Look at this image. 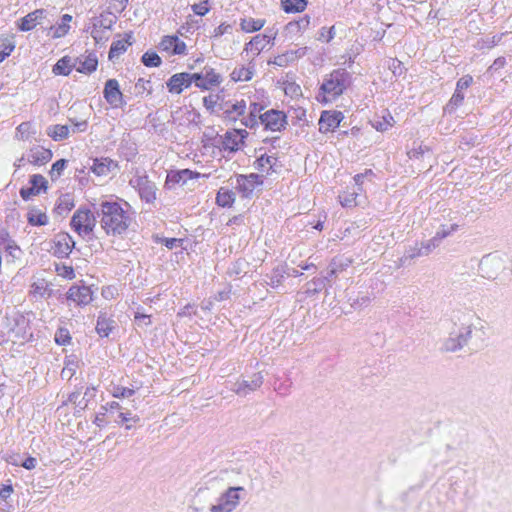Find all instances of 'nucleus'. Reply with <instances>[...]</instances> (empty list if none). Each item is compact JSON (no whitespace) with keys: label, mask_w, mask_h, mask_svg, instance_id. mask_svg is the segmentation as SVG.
I'll list each match as a JSON object with an SVG mask.
<instances>
[{"label":"nucleus","mask_w":512,"mask_h":512,"mask_svg":"<svg viewBox=\"0 0 512 512\" xmlns=\"http://www.w3.org/2000/svg\"><path fill=\"white\" fill-rule=\"evenodd\" d=\"M126 201H101L95 206V213L100 219V226L108 236L118 237L126 233L133 218Z\"/></svg>","instance_id":"obj_1"},{"label":"nucleus","mask_w":512,"mask_h":512,"mask_svg":"<svg viewBox=\"0 0 512 512\" xmlns=\"http://www.w3.org/2000/svg\"><path fill=\"white\" fill-rule=\"evenodd\" d=\"M474 321H480V319L472 311H458L454 314L453 327L444 341L442 349L446 352H456L465 347L472 337Z\"/></svg>","instance_id":"obj_2"},{"label":"nucleus","mask_w":512,"mask_h":512,"mask_svg":"<svg viewBox=\"0 0 512 512\" xmlns=\"http://www.w3.org/2000/svg\"><path fill=\"white\" fill-rule=\"evenodd\" d=\"M479 271L482 277L505 284L512 276L511 260L505 254L489 253L481 258Z\"/></svg>","instance_id":"obj_3"},{"label":"nucleus","mask_w":512,"mask_h":512,"mask_svg":"<svg viewBox=\"0 0 512 512\" xmlns=\"http://www.w3.org/2000/svg\"><path fill=\"white\" fill-rule=\"evenodd\" d=\"M350 74L345 69H335L328 74L320 86L323 93L321 102H330L344 93L350 84ZM320 101V99L318 98Z\"/></svg>","instance_id":"obj_4"},{"label":"nucleus","mask_w":512,"mask_h":512,"mask_svg":"<svg viewBox=\"0 0 512 512\" xmlns=\"http://www.w3.org/2000/svg\"><path fill=\"white\" fill-rule=\"evenodd\" d=\"M246 490L242 486H229L217 499V503L211 505L210 512H233L244 499Z\"/></svg>","instance_id":"obj_5"},{"label":"nucleus","mask_w":512,"mask_h":512,"mask_svg":"<svg viewBox=\"0 0 512 512\" xmlns=\"http://www.w3.org/2000/svg\"><path fill=\"white\" fill-rule=\"evenodd\" d=\"M96 213L88 208L80 207L73 214L70 225L72 229L82 238H90L96 226Z\"/></svg>","instance_id":"obj_6"},{"label":"nucleus","mask_w":512,"mask_h":512,"mask_svg":"<svg viewBox=\"0 0 512 512\" xmlns=\"http://www.w3.org/2000/svg\"><path fill=\"white\" fill-rule=\"evenodd\" d=\"M130 184L137 189L141 200L153 204L156 200L157 187L147 175H137L130 180Z\"/></svg>","instance_id":"obj_7"},{"label":"nucleus","mask_w":512,"mask_h":512,"mask_svg":"<svg viewBox=\"0 0 512 512\" xmlns=\"http://www.w3.org/2000/svg\"><path fill=\"white\" fill-rule=\"evenodd\" d=\"M260 123L266 130L281 131L287 125L286 114L282 111L271 109L259 115Z\"/></svg>","instance_id":"obj_8"},{"label":"nucleus","mask_w":512,"mask_h":512,"mask_svg":"<svg viewBox=\"0 0 512 512\" xmlns=\"http://www.w3.org/2000/svg\"><path fill=\"white\" fill-rule=\"evenodd\" d=\"M193 76H199L197 80H194V84L201 90H209L222 82L221 75L208 65L204 66L200 72L193 73Z\"/></svg>","instance_id":"obj_9"},{"label":"nucleus","mask_w":512,"mask_h":512,"mask_svg":"<svg viewBox=\"0 0 512 512\" xmlns=\"http://www.w3.org/2000/svg\"><path fill=\"white\" fill-rule=\"evenodd\" d=\"M264 377L261 372L254 373L249 379L237 380L232 387L231 391L239 396H247L251 392H254L263 384Z\"/></svg>","instance_id":"obj_10"},{"label":"nucleus","mask_w":512,"mask_h":512,"mask_svg":"<svg viewBox=\"0 0 512 512\" xmlns=\"http://www.w3.org/2000/svg\"><path fill=\"white\" fill-rule=\"evenodd\" d=\"M198 78L199 76H193V73H176L168 79L166 85L170 93L181 94L185 88H189L194 80Z\"/></svg>","instance_id":"obj_11"},{"label":"nucleus","mask_w":512,"mask_h":512,"mask_svg":"<svg viewBox=\"0 0 512 512\" xmlns=\"http://www.w3.org/2000/svg\"><path fill=\"white\" fill-rule=\"evenodd\" d=\"M247 135V131L243 129L227 131L224 136L220 138L218 146L224 151L236 152Z\"/></svg>","instance_id":"obj_12"},{"label":"nucleus","mask_w":512,"mask_h":512,"mask_svg":"<svg viewBox=\"0 0 512 512\" xmlns=\"http://www.w3.org/2000/svg\"><path fill=\"white\" fill-rule=\"evenodd\" d=\"M53 254L58 258L68 257L75 247V241L72 236L66 232H60L55 235L53 240Z\"/></svg>","instance_id":"obj_13"},{"label":"nucleus","mask_w":512,"mask_h":512,"mask_svg":"<svg viewBox=\"0 0 512 512\" xmlns=\"http://www.w3.org/2000/svg\"><path fill=\"white\" fill-rule=\"evenodd\" d=\"M93 292L88 286L72 285L67 293L66 298L79 306H86L93 300Z\"/></svg>","instance_id":"obj_14"},{"label":"nucleus","mask_w":512,"mask_h":512,"mask_svg":"<svg viewBox=\"0 0 512 512\" xmlns=\"http://www.w3.org/2000/svg\"><path fill=\"white\" fill-rule=\"evenodd\" d=\"M103 96L105 100L114 108L122 106L125 102L116 79H108L105 83Z\"/></svg>","instance_id":"obj_15"},{"label":"nucleus","mask_w":512,"mask_h":512,"mask_svg":"<svg viewBox=\"0 0 512 512\" xmlns=\"http://www.w3.org/2000/svg\"><path fill=\"white\" fill-rule=\"evenodd\" d=\"M344 119L340 111H323L321 113L318 125L321 133H327L335 130Z\"/></svg>","instance_id":"obj_16"},{"label":"nucleus","mask_w":512,"mask_h":512,"mask_svg":"<svg viewBox=\"0 0 512 512\" xmlns=\"http://www.w3.org/2000/svg\"><path fill=\"white\" fill-rule=\"evenodd\" d=\"M29 183L30 187H22L20 189V196L23 200H29L32 196L38 195L41 191L47 190L48 182L40 174H34L30 177Z\"/></svg>","instance_id":"obj_17"},{"label":"nucleus","mask_w":512,"mask_h":512,"mask_svg":"<svg viewBox=\"0 0 512 512\" xmlns=\"http://www.w3.org/2000/svg\"><path fill=\"white\" fill-rule=\"evenodd\" d=\"M48 11L45 9H36L22 17L18 23V29L23 32L34 29L47 18Z\"/></svg>","instance_id":"obj_18"},{"label":"nucleus","mask_w":512,"mask_h":512,"mask_svg":"<svg viewBox=\"0 0 512 512\" xmlns=\"http://www.w3.org/2000/svg\"><path fill=\"white\" fill-rule=\"evenodd\" d=\"M259 184H262V181L258 174L238 175L236 178V189L243 197H249Z\"/></svg>","instance_id":"obj_19"},{"label":"nucleus","mask_w":512,"mask_h":512,"mask_svg":"<svg viewBox=\"0 0 512 512\" xmlns=\"http://www.w3.org/2000/svg\"><path fill=\"white\" fill-rule=\"evenodd\" d=\"M198 177V173H195L189 169H183L178 171H170L167 174L165 187L167 189H173L175 185H184L187 180Z\"/></svg>","instance_id":"obj_20"},{"label":"nucleus","mask_w":512,"mask_h":512,"mask_svg":"<svg viewBox=\"0 0 512 512\" xmlns=\"http://www.w3.org/2000/svg\"><path fill=\"white\" fill-rule=\"evenodd\" d=\"M159 45L163 51L173 55H181L186 51V44L176 35L163 37Z\"/></svg>","instance_id":"obj_21"},{"label":"nucleus","mask_w":512,"mask_h":512,"mask_svg":"<svg viewBox=\"0 0 512 512\" xmlns=\"http://www.w3.org/2000/svg\"><path fill=\"white\" fill-rule=\"evenodd\" d=\"M73 59L77 60L75 69L80 73L91 74L97 69L98 59L95 53H90L84 58L76 57Z\"/></svg>","instance_id":"obj_22"},{"label":"nucleus","mask_w":512,"mask_h":512,"mask_svg":"<svg viewBox=\"0 0 512 512\" xmlns=\"http://www.w3.org/2000/svg\"><path fill=\"white\" fill-rule=\"evenodd\" d=\"M273 39H274V35H272V34H258L256 36H254L250 40V42H248L245 45V50L246 51L250 50L255 55H258L262 50H264L266 45L269 44L270 41Z\"/></svg>","instance_id":"obj_23"},{"label":"nucleus","mask_w":512,"mask_h":512,"mask_svg":"<svg viewBox=\"0 0 512 512\" xmlns=\"http://www.w3.org/2000/svg\"><path fill=\"white\" fill-rule=\"evenodd\" d=\"M118 167L117 163L109 158L94 159L90 170L97 176H107L113 169Z\"/></svg>","instance_id":"obj_24"},{"label":"nucleus","mask_w":512,"mask_h":512,"mask_svg":"<svg viewBox=\"0 0 512 512\" xmlns=\"http://www.w3.org/2000/svg\"><path fill=\"white\" fill-rule=\"evenodd\" d=\"M116 20L117 16L113 12L107 11L101 13L99 16L92 17L91 26L109 31L116 23Z\"/></svg>","instance_id":"obj_25"},{"label":"nucleus","mask_w":512,"mask_h":512,"mask_svg":"<svg viewBox=\"0 0 512 512\" xmlns=\"http://www.w3.org/2000/svg\"><path fill=\"white\" fill-rule=\"evenodd\" d=\"M72 21V16L69 14H64L61 17L60 23L57 25H51L49 27V34L52 38L58 39L66 36L70 30V22Z\"/></svg>","instance_id":"obj_26"},{"label":"nucleus","mask_w":512,"mask_h":512,"mask_svg":"<svg viewBox=\"0 0 512 512\" xmlns=\"http://www.w3.org/2000/svg\"><path fill=\"white\" fill-rule=\"evenodd\" d=\"M115 328V321L107 317L106 313H100L97 318L96 332L100 337H108Z\"/></svg>","instance_id":"obj_27"},{"label":"nucleus","mask_w":512,"mask_h":512,"mask_svg":"<svg viewBox=\"0 0 512 512\" xmlns=\"http://www.w3.org/2000/svg\"><path fill=\"white\" fill-rule=\"evenodd\" d=\"M77 65V60L69 56H64L57 61V63L53 67V73L55 75H63L68 76L72 69H75Z\"/></svg>","instance_id":"obj_28"},{"label":"nucleus","mask_w":512,"mask_h":512,"mask_svg":"<svg viewBox=\"0 0 512 512\" xmlns=\"http://www.w3.org/2000/svg\"><path fill=\"white\" fill-rule=\"evenodd\" d=\"M125 37L126 38L114 41L112 43L110 50H109V59L110 60L123 54L127 50L128 46L132 45V42H131L132 32L126 33Z\"/></svg>","instance_id":"obj_29"},{"label":"nucleus","mask_w":512,"mask_h":512,"mask_svg":"<svg viewBox=\"0 0 512 512\" xmlns=\"http://www.w3.org/2000/svg\"><path fill=\"white\" fill-rule=\"evenodd\" d=\"M246 111V102L244 100L236 101L229 105L226 103V109L224 110L225 118L228 120L236 121L238 117L243 116Z\"/></svg>","instance_id":"obj_30"},{"label":"nucleus","mask_w":512,"mask_h":512,"mask_svg":"<svg viewBox=\"0 0 512 512\" xmlns=\"http://www.w3.org/2000/svg\"><path fill=\"white\" fill-rule=\"evenodd\" d=\"M52 151L43 147H37L30 151V162L35 165H43L52 159Z\"/></svg>","instance_id":"obj_31"},{"label":"nucleus","mask_w":512,"mask_h":512,"mask_svg":"<svg viewBox=\"0 0 512 512\" xmlns=\"http://www.w3.org/2000/svg\"><path fill=\"white\" fill-rule=\"evenodd\" d=\"M70 133V129L67 125H52L47 128V134L54 140V141H62L66 138H68Z\"/></svg>","instance_id":"obj_32"},{"label":"nucleus","mask_w":512,"mask_h":512,"mask_svg":"<svg viewBox=\"0 0 512 512\" xmlns=\"http://www.w3.org/2000/svg\"><path fill=\"white\" fill-rule=\"evenodd\" d=\"M307 4V0H281V7L286 13L302 12Z\"/></svg>","instance_id":"obj_33"},{"label":"nucleus","mask_w":512,"mask_h":512,"mask_svg":"<svg viewBox=\"0 0 512 512\" xmlns=\"http://www.w3.org/2000/svg\"><path fill=\"white\" fill-rule=\"evenodd\" d=\"M265 25L264 19L243 18L240 22L241 30L246 33L259 31Z\"/></svg>","instance_id":"obj_34"},{"label":"nucleus","mask_w":512,"mask_h":512,"mask_svg":"<svg viewBox=\"0 0 512 512\" xmlns=\"http://www.w3.org/2000/svg\"><path fill=\"white\" fill-rule=\"evenodd\" d=\"M234 201V192L224 187H221L216 196V203L221 207H231Z\"/></svg>","instance_id":"obj_35"},{"label":"nucleus","mask_w":512,"mask_h":512,"mask_svg":"<svg viewBox=\"0 0 512 512\" xmlns=\"http://www.w3.org/2000/svg\"><path fill=\"white\" fill-rule=\"evenodd\" d=\"M31 293L36 297L49 298L52 296V289L44 279H41L31 285Z\"/></svg>","instance_id":"obj_36"},{"label":"nucleus","mask_w":512,"mask_h":512,"mask_svg":"<svg viewBox=\"0 0 512 512\" xmlns=\"http://www.w3.org/2000/svg\"><path fill=\"white\" fill-rule=\"evenodd\" d=\"M254 70L252 67L235 68L230 74L231 80L234 82L249 81L252 79Z\"/></svg>","instance_id":"obj_37"},{"label":"nucleus","mask_w":512,"mask_h":512,"mask_svg":"<svg viewBox=\"0 0 512 512\" xmlns=\"http://www.w3.org/2000/svg\"><path fill=\"white\" fill-rule=\"evenodd\" d=\"M27 221L32 226H44L48 223V217L38 209H31L27 214Z\"/></svg>","instance_id":"obj_38"},{"label":"nucleus","mask_w":512,"mask_h":512,"mask_svg":"<svg viewBox=\"0 0 512 512\" xmlns=\"http://www.w3.org/2000/svg\"><path fill=\"white\" fill-rule=\"evenodd\" d=\"M277 161V158L270 155H261L257 160L255 161V168L262 172H269L273 169V166L275 165Z\"/></svg>","instance_id":"obj_39"},{"label":"nucleus","mask_w":512,"mask_h":512,"mask_svg":"<svg viewBox=\"0 0 512 512\" xmlns=\"http://www.w3.org/2000/svg\"><path fill=\"white\" fill-rule=\"evenodd\" d=\"M326 282H328V277L314 278L307 283L306 293L308 295H315L319 293L325 287Z\"/></svg>","instance_id":"obj_40"},{"label":"nucleus","mask_w":512,"mask_h":512,"mask_svg":"<svg viewBox=\"0 0 512 512\" xmlns=\"http://www.w3.org/2000/svg\"><path fill=\"white\" fill-rule=\"evenodd\" d=\"M15 49V43L12 39L5 38L0 40V63L3 62Z\"/></svg>","instance_id":"obj_41"},{"label":"nucleus","mask_w":512,"mask_h":512,"mask_svg":"<svg viewBox=\"0 0 512 512\" xmlns=\"http://www.w3.org/2000/svg\"><path fill=\"white\" fill-rule=\"evenodd\" d=\"M146 67H159L162 63L160 56L156 52H145L141 58Z\"/></svg>","instance_id":"obj_42"},{"label":"nucleus","mask_w":512,"mask_h":512,"mask_svg":"<svg viewBox=\"0 0 512 512\" xmlns=\"http://www.w3.org/2000/svg\"><path fill=\"white\" fill-rule=\"evenodd\" d=\"M267 277V284L273 288L278 287L282 284L284 280V275L282 269L275 268L272 270L270 274L266 275Z\"/></svg>","instance_id":"obj_43"},{"label":"nucleus","mask_w":512,"mask_h":512,"mask_svg":"<svg viewBox=\"0 0 512 512\" xmlns=\"http://www.w3.org/2000/svg\"><path fill=\"white\" fill-rule=\"evenodd\" d=\"M3 250L6 253V257L10 258V261L12 262L15 261L16 259H19L22 255V250L14 240L6 247H4Z\"/></svg>","instance_id":"obj_44"},{"label":"nucleus","mask_w":512,"mask_h":512,"mask_svg":"<svg viewBox=\"0 0 512 512\" xmlns=\"http://www.w3.org/2000/svg\"><path fill=\"white\" fill-rule=\"evenodd\" d=\"M67 163L68 161L66 159H59L55 163H53L51 170L49 172L50 177L53 181L58 179L62 175L64 169L67 166Z\"/></svg>","instance_id":"obj_45"},{"label":"nucleus","mask_w":512,"mask_h":512,"mask_svg":"<svg viewBox=\"0 0 512 512\" xmlns=\"http://www.w3.org/2000/svg\"><path fill=\"white\" fill-rule=\"evenodd\" d=\"M95 396H96V388L93 386L87 387L84 392L83 397L77 403V407L81 410H84L85 408H87L90 400L94 399Z\"/></svg>","instance_id":"obj_46"},{"label":"nucleus","mask_w":512,"mask_h":512,"mask_svg":"<svg viewBox=\"0 0 512 512\" xmlns=\"http://www.w3.org/2000/svg\"><path fill=\"white\" fill-rule=\"evenodd\" d=\"M87 30H90V34L97 44L108 40V31L104 29L91 26Z\"/></svg>","instance_id":"obj_47"},{"label":"nucleus","mask_w":512,"mask_h":512,"mask_svg":"<svg viewBox=\"0 0 512 512\" xmlns=\"http://www.w3.org/2000/svg\"><path fill=\"white\" fill-rule=\"evenodd\" d=\"M296 52H287L282 55H278L274 58L273 61H269V63L284 67L286 66L290 61L295 59Z\"/></svg>","instance_id":"obj_48"},{"label":"nucleus","mask_w":512,"mask_h":512,"mask_svg":"<svg viewBox=\"0 0 512 512\" xmlns=\"http://www.w3.org/2000/svg\"><path fill=\"white\" fill-rule=\"evenodd\" d=\"M457 229H458V225L457 224H452L450 226L441 225L439 227V229L437 230V232H436L434 237L441 242L444 238H446L449 235H451Z\"/></svg>","instance_id":"obj_49"},{"label":"nucleus","mask_w":512,"mask_h":512,"mask_svg":"<svg viewBox=\"0 0 512 512\" xmlns=\"http://www.w3.org/2000/svg\"><path fill=\"white\" fill-rule=\"evenodd\" d=\"M118 417L120 420H117L116 422L118 424H125V428L127 430H130L132 428V425L128 424L129 421L138 422L140 420L139 416L132 415L130 412H121Z\"/></svg>","instance_id":"obj_50"},{"label":"nucleus","mask_w":512,"mask_h":512,"mask_svg":"<svg viewBox=\"0 0 512 512\" xmlns=\"http://www.w3.org/2000/svg\"><path fill=\"white\" fill-rule=\"evenodd\" d=\"M135 394V390L123 386H116L113 388L112 395L115 398H130Z\"/></svg>","instance_id":"obj_51"},{"label":"nucleus","mask_w":512,"mask_h":512,"mask_svg":"<svg viewBox=\"0 0 512 512\" xmlns=\"http://www.w3.org/2000/svg\"><path fill=\"white\" fill-rule=\"evenodd\" d=\"M55 341L59 345H67L71 341V336L66 328H59L55 334Z\"/></svg>","instance_id":"obj_52"},{"label":"nucleus","mask_w":512,"mask_h":512,"mask_svg":"<svg viewBox=\"0 0 512 512\" xmlns=\"http://www.w3.org/2000/svg\"><path fill=\"white\" fill-rule=\"evenodd\" d=\"M310 24V17L309 16H304L302 17L300 20L298 21H295V22H290L288 24V27L291 29V30H294V28L297 29V31H300V30H305L308 28Z\"/></svg>","instance_id":"obj_53"},{"label":"nucleus","mask_w":512,"mask_h":512,"mask_svg":"<svg viewBox=\"0 0 512 512\" xmlns=\"http://www.w3.org/2000/svg\"><path fill=\"white\" fill-rule=\"evenodd\" d=\"M14 492V488L11 483L0 484V501L7 502Z\"/></svg>","instance_id":"obj_54"},{"label":"nucleus","mask_w":512,"mask_h":512,"mask_svg":"<svg viewBox=\"0 0 512 512\" xmlns=\"http://www.w3.org/2000/svg\"><path fill=\"white\" fill-rule=\"evenodd\" d=\"M74 207V203L71 200L69 195H64L62 198H60V202L57 206V209L61 212L63 211H70Z\"/></svg>","instance_id":"obj_55"},{"label":"nucleus","mask_w":512,"mask_h":512,"mask_svg":"<svg viewBox=\"0 0 512 512\" xmlns=\"http://www.w3.org/2000/svg\"><path fill=\"white\" fill-rule=\"evenodd\" d=\"M135 88L138 93H143L147 91L149 94L152 90V85L150 80H145L144 78H139L135 84Z\"/></svg>","instance_id":"obj_56"},{"label":"nucleus","mask_w":512,"mask_h":512,"mask_svg":"<svg viewBox=\"0 0 512 512\" xmlns=\"http://www.w3.org/2000/svg\"><path fill=\"white\" fill-rule=\"evenodd\" d=\"M128 4V0H110L109 8L114 12L121 13L123 12Z\"/></svg>","instance_id":"obj_57"},{"label":"nucleus","mask_w":512,"mask_h":512,"mask_svg":"<svg viewBox=\"0 0 512 512\" xmlns=\"http://www.w3.org/2000/svg\"><path fill=\"white\" fill-rule=\"evenodd\" d=\"M391 121H393V117L390 114H388V117H383L382 121L376 122V124H374V127L378 131H386L388 130V128L392 127Z\"/></svg>","instance_id":"obj_58"},{"label":"nucleus","mask_w":512,"mask_h":512,"mask_svg":"<svg viewBox=\"0 0 512 512\" xmlns=\"http://www.w3.org/2000/svg\"><path fill=\"white\" fill-rule=\"evenodd\" d=\"M440 244V241L436 239L435 237L431 238L425 243H422V246L420 247L423 250L424 255H428L433 249L438 247Z\"/></svg>","instance_id":"obj_59"},{"label":"nucleus","mask_w":512,"mask_h":512,"mask_svg":"<svg viewBox=\"0 0 512 512\" xmlns=\"http://www.w3.org/2000/svg\"><path fill=\"white\" fill-rule=\"evenodd\" d=\"M345 266H348V264H337V262L335 260L332 261V263L330 264V268H329V271L327 273V276L328 277V281L336 276L338 274V272L342 271L344 269Z\"/></svg>","instance_id":"obj_60"},{"label":"nucleus","mask_w":512,"mask_h":512,"mask_svg":"<svg viewBox=\"0 0 512 512\" xmlns=\"http://www.w3.org/2000/svg\"><path fill=\"white\" fill-rule=\"evenodd\" d=\"M335 36V27L332 26L329 29L323 27L320 31L319 40L330 42Z\"/></svg>","instance_id":"obj_61"},{"label":"nucleus","mask_w":512,"mask_h":512,"mask_svg":"<svg viewBox=\"0 0 512 512\" xmlns=\"http://www.w3.org/2000/svg\"><path fill=\"white\" fill-rule=\"evenodd\" d=\"M473 82V78L472 76L470 75H465L463 77H461L458 81H457V84H456V88L459 90V91H463L465 89H467Z\"/></svg>","instance_id":"obj_62"},{"label":"nucleus","mask_w":512,"mask_h":512,"mask_svg":"<svg viewBox=\"0 0 512 512\" xmlns=\"http://www.w3.org/2000/svg\"><path fill=\"white\" fill-rule=\"evenodd\" d=\"M464 100V94H463V91H459L457 88L455 89V92L453 93L450 101H449V105L450 106H454V107H458L459 105L462 104Z\"/></svg>","instance_id":"obj_63"},{"label":"nucleus","mask_w":512,"mask_h":512,"mask_svg":"<svg viewBox=\"0 0 512 512\" xmlns=\"http://www.w3.org/2000/svg\"><path fill=\"white\" fill-rule=\"evenodd\" d=\"M192 10L196 15L204 16L209 12V7L207 6V2H201L192 5Z\"/></svg>","instance_id":"obj_64"}]
</instances>
